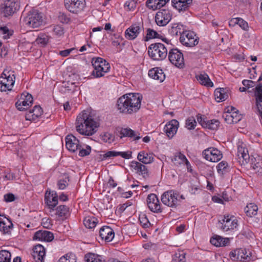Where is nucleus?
<instances>
[{
	"label": "nucleus",
	"mask_w": 262,
	"mask_h": 262,
	"mask_svg": "<svg viewBox=\"0 0 262 262\" xmlns=\"http://www.w3.org/2000/svg\"><path fill=\"white\" fill-rule=\"evenodd\" d=\"M99 120L89 110H84L77 117L75 127L82 135L91 136L94 135L99 127Z\"/></svg>",
	"instance_id": "obj_1"
},
{
	"label": "nucleus",
	"mask_w": 262,
	"mask_h": 262,
	"mask_svg": "<svg viewBox=\"0 0 262 262\" xmlns=\"http://www.w3.org/2000/svg\"><path fill=\"white\" fill-rule=\"evenodd\" d=\"M142 99L140 93L126 94L118 99L117 108L120 113L132 115L140 109Z\"/></svg>",
	"instance_id": "obj_2"
},
{
	"label": "nucleus",
	"mask_w": 262,
	"mask_h": 262,
	"mask_svg": "<svg viewBox=\"0 0 262 262\" xmlns=\"http://www.w3.org/2000/svg\"><path fill=\"white\" fill-rule=\"evenodd\" d=\"M185 199L183 194L178 191L171 189L164 192L161 195V200L165 205L170 208H176L181 205L183 200Z\"/></svg>",
	"instance_id": "obj_3"
},
{
	"label": "nucleus",
	"mask_w": 262,
	"mask_h": 262,
	"mask_svg": "<svg viewBox=\"0 0 262 262\" xmlns=\"http://www.w3.org/2000/svg\"><path fill=\"white\" fill-rule=\"evenodd\" d=\"M14 71L5 69L0 76V91L7 92L12 90L15 81Z\"/></svg>",
	"instance_id": "obj_4"
},
{
	"label": "nucleus",
	"mask_w": 262,
	"mask_h": 262,
	"mask_svg": "<svg viewBox=\"0 0 262 262\" xmlns=\"http://www.w3.org/2000/svg\"><path fill=\"white\" fill-rule=\"evenodd\" d=\"M92 65L94 69L92 75L95 78L103 76L111 69L110 63L106 60L101 57L93 58Z\"/></svg>",
	"instance_id": "obj_5"
},
{
	"label": "nucleus",
	"mask_w": 262,
	"mask_h": 262,
	"mask_svg": "<svg viewBox=\"0 0 262 262\" xmlns=\"http://www.w3.org/2000/svg\"><path fill=\"white\" fill-rule=\"evenodd\" d=\"M149 57L154 60H162L165 59L167 55V49L162 43L151 44L148 49Z\"/></svg>",
	"instance_id": "obj_6"
},
{
	"label": "nucleus",
	"mask_w": 262,
	"mask_h": 262,
	"mask_svg": "<svg viewBox=\"0 0 262 262\" xmlns=\"http://www.w3.org/2000/svg\"><path fill=\"white\" fill-rule=\"evenodd\" d=\"M23 22L28 27L38 28L43 22L42 14L36 10H32L23 18Z\"/></svg>",
	"instance_id": "obj_7"
},
{
	"label": "nucleus",
	"mask_w": 262,
	"mask_h": 262,
	"mask_svg": "<svg viewBox=\"0 0 262 262\" xmlns=\"http://www.w3.org/2000/svg\"><path fill=\"white\" fill-rule=\"evenodd\" d=\"M220 222L222 224L221 228L224 231L236 230L238 226L237 218L229 214L224 215Z\"/></svg>",
	"instance_id": "obj_8"
},
{
	"label": "nucleus",
	"mask_w": 262,
	"mask_h": 262,
	"mask_svg": "<svg viewBox=\"0 0 262 262\" xmlns=\"http://www.w3.org/2000/svg\"><path fill=\"white\" fill-rule=\"evenodd\" d=\"M85 5V0H64L66 9L73 14H78L82 12Z\"/></svg>",
	"instance_id": "obj_9"
},
{
	"label": "nucleus",
	"mask_w": 262,
	"mask_h": 262,
	"mask_svg": "<svg viewBox=\"0 0 262 262\" xmlns=\"http://www.w3.org/2000/svg\"><path fill=\"white\" fill-rule=\"evenodd\" d=\"M168 57L169 61L176 67L182 68L184 66L183 54L178 49L174 48L170 50Z\"/></svg>",
	"instance_id": "obj_10"
},
{
	"label": "nucleus",
	"mask_w": 262,
	"mask_h": 262,
	"mask_svg": "<svg viewBox=\"0 0 262 262\" xmlns=\"http://www.w3.org/2000/svg\"><path fill=\"white\" fill-rule=\"evenodd\" d=\"M58 203V198L57 192L54 190L48 189L45 194V203L49 209L50 213L54 212L55 208Z\"/></svg>",
	"instance_id": "obj_11"
},
{
	"label": "nucleus",
	"mask_w": 262,
	"mask_h": 262,
	"mask_svg": "<svg viewBox=\"0 0 262 262\" xmlns=\"http://www.w3.org/2000/svg\"><path fill=\"white\" fill-rule=\"evenodd\" d=\"M180 41L182 45L188 47H193L199 42L195 33L192 31L186 30L181 34Z\"/></svg>",
	"instance_id": "obj_12"
},
{
	"label": "nucleus",
	"mask_w": 262,
	"mask_h": 262,
	"mask_svg": "<svg viewBox=\"0 0 262 262\" xmlns=\"http://www.w3.org/2000/svg\"><path fill=\"white\" fill-rule=\"evenodd\" d=\"M33 99L32 96L27 93H23L20 98L15 103L16 108L19 111L27 110L33 103Z\"/></svg>",
	"instance_id": "obj_13"
},
{
	"label": "nucleus",
	"mask_w": 262,
	"mask_h": 262,
	"mask_svg": "<svg viewBox=\"0 0 262 262\" xmlns=\"http://www.w3.org/2000/svg\"><path fill=\"white\" fill-rule=\"evenodd\" d=\"M230 257L241 262L249 261L251 259V252L246 249L239 248L232 251L229 254Z\"/></svg>",
	"instance_id": "obj_14"
},
{
	"label": "nucleus",
	"mask_w": 262,
	"mask_h": 262,
	"mask_svg": "<svg viewBox=\"0 0 262 262\" xmlns=\"http://www.w3.org/2000/svg\"><path fill=\"white\" fill-rule=\"evenodd\" d=\"M172 14L168 9H163L158 11L155 19L159 26H165L170 21Z\"/></svg>",
	"instance_id": "obj_15"
},
{
	"label": "nucleus",
	"mask_w": 262,
	"mask_h": 262,
	"mask_svg": "<svg viewBox=\"0 0 262 262\" xmlns=\"http://www.w3.org/2000/svg\"><path fill=\"white\" fill-rule=\"evenodd\" d=\"M202 155L206 160L211 162H217L223 157L221 151L214 147H209L204 150Z\"/></svg>",
	"instance_id": "obj_16"
},
{
	"label": "nucleus",
	"mask_w": 262,
	"mask_h": 262,
	"mask_svg": "<svg viewBox=\"0 0 262 262\" xmlns=\"http://www.w3.org/2000/svg\"><path fill=\"white\" fill-rule=\"evenodd\" d=\"M196 119L199 123L204 128L216 130L220 126V122L217 119L208 120L205 116L201 114L197 115Z\"/></svg>",
	"instance_id": "obj_17"
},
{
	"label": "nucleus",
	"mask_w": 262,
	"mask_h": 262,
	"mask_svg": "<svg viewBox=\"0 0 262 262\" xmlns=\"http://www.w3.org/2000/svg\"><path fill=\"white\" fill-rule=\"evenodd\" d=\"M143 29V25L141 23L132 24L125 31V37L128 40H134L139 35Z\"/></svg>",
	"instance_id": "obj_18"
},
{
	"label": "nucleus",
	"mask_w": 262,
	"mask_h": 262,
	"mask_svg": "<svg viewBox=\"0 0 262 262\" xmlns=\"http://www.w3.org/2000/svg\"><path fill=\"white\" fill-rule=\"evenodd\" d=\"M129 166L132 172H135L139 176H141L144 179L148 177V169L147 167L142 163L136 161H132L130 162Z\"/></svg>",
	"instance_id": "obj_19"
},
{
	"label": "nucleus",
	"mask_w": 262,
	"mask_h": 262,
	"mask_svg": "<svg viewBox=\"0 0 262 262\" xmlns=\"http://www.w3.org/2000/svg\"><path fill=\"white\" fill-rule=\"evenodd\" d=\"M147 204L149 210L155 213H160L162 211L161 204L157 196L150 193L147 198Z\"/></svg>",
	"instance_id": "obj_20"
},
{
	"label": "nucleus",
	"mask_w": 262,
	"mask_h": 262,
	"mask_svg": "<svg viewBox=\"0 0 262 262\" xmlns=\"http://www.w3.org/2000/svg\"><path fill=\"white\" fill-rule=\"evenodd\" d=\"M117 156H121L123 158L129 159L132 158V152L130 151H108L105 154L100 155V160L105 161Z\"/></svg>",
	"instance_id": "obj_21"
},
{
	"label": "nucleus",
	"mask_w": 262,
	"mask_h": 262,
	"mask_svg": "<svg viewBox=\"0 0 262 262\" xmlns=\"http://www.w3.org/2000/svg\"><path fill=\"white\" fill-rule=\"evenodd\" d=\"M254 95L255 98V110L262 119V84H259L256 86Z\"/></svg>",
	"instance_id": "obj_22"
},
{
	"label": "nucleus",
	"mask_w": 262,
	"mask_h": 262,
	"mask_svg": "<svg viewBox=\"0 0 262 262\" xmlns=\"http://www.w3.org/2000/svg\"><path fill=\"white\" fill-rule=\"evenodd\" d=\"M179 127V121L176 119H172L165 125L164 132L168 138L171 139L177 133Z\"/></svg>",
	"instance_id": "obj_23"
},
{
	"label": "nucleus",
	"mask_w": 262,
	"mask_h": 262,
	"mask_svg": "<svg viewBox=\"0 0 262 262\" xmlns=\"http://www.w3.org/2000/svg\"><path fill=\"white\" fill-rule=\"evenodd\" d=\"M65 140L66 148L71 152H75L81 147L79 140L73 135H68Z\"/></svg>",
	"instance_id": "obj_24"
},
{
	"label": "nucleus",
	"mask_w": 262,
	"mask_h": 262,
	"mask_svg": "<svg viewBox=\"0 0 262 262\" xmlns=\"http://www.w3.org/2000/svg\"><path fill=\"white\" fill-rule=\"evenodd\" d=\"M13 228L11 221L0 214V232L3 234H10Z\"/></svg>",
	"instance_id": "obj_25"
},
{
	"label": "nucleus",
	"mask_w": 262,
	"mask_h": 262,
	"mask_svg": "<svg viewBox=\"0 0 262 262\" xmlns=\"http://www.w3.org/2000/svg\"><path fill=\"white\" fill-rule=\"evenodd\" d=\"M171 161L176 165L179 166L182 164L185 165L189 171H191V164L186 158V156L181 152L174 153L171 158Z\"/></svg>",
	"instance_id": "obj_26"
},
{
	"label": "nucleus",
	"mask_w": 262,
	"mask_h": 262,
	"mask_svg": "<svg viewBox=\"0 0 262 262\" xmlns=\"http://www.w3.org/2000/svg\"><path fill=\"white\" fill-rule=\"evenodd\" d=\"M99 236L105 242H110L114 238L115 232L110 226H104L99 230Z\"/></svg>",
	"instance_id": "obj_27"
},
{
	"label": "nucleus",
	"mask_w": 262,
	"mask_h": 262,
	"mask_svg": "<svg viewBox=\"0 0 262 262\" xmlns=\"http://www.w3.org/2000/svg\"><path fill=\"white\" fill-rule=\"evenodd\" d=\"M46 255V250L41 245L35 246L33 249L32 257L36 262H43Z\"/></svg>",
	"instance_id": "obj_28"
},
{
	"label": "nucleus",
	"mask_w": 262,
	"mask_h": 262,
	"mask_svg": "<svg viewBox=\"0 0 262 262\" xmlns=\"http://www.w3.org/2000/svg\"><path fill=\"white\" fill-rule=\"evenodd\" d=\"M237 157L241 164H245L250 160V156L247 148L245 145H238L237 147Z\"/></svg>",
	"instance_id": "obj_29"
},
{
	"label": "nucleus",
	"mask_w": 262,
	"mask_h": 262,
	"mask_svg": "<svg viewBox=\"0 0 262 262\" xmlns=\"http://www.w3.org/2000/svg\"><path fill=\"white\" fill-rule=\"evenodd\" d=\"M54 237L53 234L50 231L38 230L35 233L33 238L34 240L50 242L54 239Z\"/></svg>",
	"instance_id": "obj_30"
},
{
	"label": "nucleus",
	"mask_w": 262,
	"mask_h": 262,
	"mask_svg": "<svg viewBox=\"0 0 262 262\" xmlns=\"http://www.w3.org/2000/svg\"><path fill=\"white\" fill-rule=\"evenodd\" d=\"M18 4L15 0H6L3 7V13L5 16L11 15L17 9Z\"/></svg>",
	"instance_id": "obj_31"
},
{
	"label": "nucleus",
	"mask_w": 262,
	"mask_h": 262,
	"mask_svg": "<svg viewBox=\"0 0 262 262\" xmlns=\"http://www.w3.org/2000/svg\"><path fill=\"white\" fill-rule=\"evenodd\" d=\"M120 137H128L133 141H137L141 138L140 134L129 128H123L120 132Z\"/></svg>",
	"instance_id": "obj_32"
},
{
	"label": "nucleus",
	"mask_w": 262,
	"mask_h": 262,
	"mask_svg": "<svg viewBox=\"0 0 262 262\" xmlns=\"http://www.w3.org/2000/svg\"><path fill=\"white\" fill-rule=\"evenodd\" d=\"M42 114V110L40 106L35 105L32 110L27 113L26 119L29 121H35Z\"/></svg>",
	"instance_id": "obj_33"
},
{
	"label": "nucleus",
	"mask_w": 262,
	"mask_h": 262,
	"mask_svg": "<svg viewBox=\"0 0 262 262\" xmlns=\"http://www.w3.org/2000/svg\"><path fill=\"white\" fill-rule=\"evenodd\" d=\"M139 162L144 164H150L154 161V156L152 153L141 151L137 156Z\"/></svg>",
	"instance_id": "obj_34"
},
{
	"label": "nucleus",
	"mask_w": 262,
	"mask_h": 262,
	"mask_svg": "<svg viewBox=\"0 0 262 262\" xmlns=\"http://www.w3.org/2000/svg\"><path fill=\"white\" fill-rule=\"evenodd\" d=\"M148 76L155 80L163 82L165 79V75L163 70L159 68H154L148 71Z\"/></svg>",
	"instance_id": "obj_35"
},
{
	"label": "nucleus",
	"mask_w": 262,
	"mask_h": 262,
	"mask_svg": "<svg viewBox=\"0 0 262 262\" xmlns=\"http://www.w3.org/2000/svg\"><path fill=\"white\" fill-rule=\"evenodd\" d=\"M186 27L181 23L172 24L169 28L168 32L172 36H181V34L184 32Z\"/></svg>",
	"instance_id": "obj_36"
},
{
	"label": "nucleus",
	"mask_w": 262,
	"mask_h": 262,
	"mask_svg": "<svg viewBox=\"0 0 262 262\" xmlns=\"http://www.w3.org/2000/svg\"><path fill=\"white\" fill-rule=\"evenodd\" d=\"M214 96L217 102L224 101L229 97L228 90L225 88L216 89L214 92Z\"/></svg>",
	"instance_id": "obj_37"
},
{
	"label": "nucleus",
	"mask_w": 262,
	"mask_h": 262,
	"mask_svg": "<svg viewBox=\"0 0 262 262\" xmlns=\"http://www.w3.org/2000/svg\"><path fill=\"white\" fill-rule=\"evenodd\" d=\"M169 1V0H147L146 5L149 9L156 10L165 6Z\"/></svg>",
	"instance_id": "obj_38"
},
{
	"label": "nucleus",
	"mask_w": 262,
	"mask_h": 262,
	"mask_svg": "<svg viewBox=\"0 0 262 262\" xmlns=\"http://www.w3.org/2000/svg\"><path fill=\"white\" fill-rule=\"evenodd\" d=\"M195 78L201 85L208 88H212L214 85L213 83L206 73H204L196 75Z\"/></svg>",
	"instance_id": "obj_39"
},
{
	"label": "nucleus",
	"mask_w": 262,
	"mask_h": 262,
	"mask_svg": "<svg viewBox=\"0 0 262 262\" xmlns=\"http://www.w3.org/2000/svg\"><path fill=\"white\" fill-rule=\"evenodd\" d=\"M210 242L216 247H223L227 246L230 243V239L228 238H223L216 235L210 238Z\"/></svg>",
	"instance_id": "obj_40"
},
{
	"label": "nucleus",
	"mask_w": 262,
	"mask_h": 262,
	"mask_svg": "<svg viewBox=\"0 0 262 262\" xmlns=\"http://www.w3.org/2000/svg\"><path fill=\"white\" fill-rule=\"evenodd\" d=\"M192 0H171L173 7L179 11L185 10Z\"/></svg>",
	"instance_id": "obj_41"
},
{
	"label": "nucleus",
	"mask_w": 262,
	"mask_h": 262,
	"mask_svg": "<svg viewBox=\"0 0 262 262\" xmlns=\"http://www.w3.org/2000/svg\"><path fill=\"white\" fill-rule=\"evenodd\" d=\"M251 161V167H252L254 169L257 171L262 169V157L257 155L254 156H252Z\"/></svg>",
	"instance_id": "obj_42"
},
{
	"label": "nucleus",
	"mask_w": 262,
	"mask_h": 262,
	"mask_svg": "<svg viewBox=\"0 0 262 262\" xmlns=\"http://www.w3.org/2000/svg\"><path fill=\"white\" fill-rule=\"evenodd\" d=\"M98 223V220L95 216H88L83 220V224L89 229H92L96 227Z\"/></svg>",
	"instance_id": "obj_43"
},
{
	"label": "nucleus",
	"mask_w": 262,
	"mask_h": 262,
	"mask_svg": "<svg viewBox=\"0 0 262 262\" xmlns=\"http://www.w3.org/2000/svg\"><path fill=\"white\" fill-rule=\"evenodd\" d=\"M86 262H105V260L103 256L94 253H88L85 255Z\"/></svg>",
	"instance_id": "obj_44"
},
{
	"label": "nucleus",
	"mask_w": 262,
	"mask_h": 262,
	"mask_svg": "<svg viewBox=\"0 0 262 262\" xmlns=\"http://www.w3.org/2000/svg\"><path fill=\"white\" fill-rule=\"evenodd\" d=\"M258 207L254 203H249L247 204L245 208V211L247 216L252 217L257 214Z\"/></svg>",
	"instance_id": "obj_45"
},
{
	"label": "nucleus",
	"mask_w": 262,
	"mask_h": 262,
	"mask_svg": "<svg viewBox=\"0 0 262 262\" xmlns=\"http://www.w3.org/2000/svg\"><path fill=\"white\" fill-rule=\"evenodd\" d=\"M230 112L232 115V123H236L242 119V115L238 113V111L233 106L228 107V111Z\"/></svg>",
	"instance_id": "obj_46"
},
{
	"label": "nucleus",
	"mask_w": 262,
	"mask_h": 262,
	"mask_svg": "<svg viewBox=\"0 0 262 262\" xmlns=\"http://www.w3.org/2000/svg\"><path fill=\"white\" fill-rule=\"evenodd\" d=\"M55 214L59 217H64L67 216L69 212V208L66 205H59L55 209Z\"/></svg>",
	"instance_id": "obj_47"
},
{
	"label": "nucleus",
	"mask_w": 262,
	"mask_h": 262,
	"mask_svg": "<svg viewBox=\"0 0 262 262\" xmlns=\"http://www.w3.org/2000/svg\"><path fill=\"white\" fill-rule=\"evenodd\" d=\"M186 252L184 250H178L173 255V260L176 262H185Z\"/></svg>",
	"instance_id": "obj_48"
},
{
	"label": "nucleus",
	"mask_w": 262,
	"mask_h": 262,
	"mask_svg": "<svg viewBox=\"0 0 262 262\" xmlns=\"http://www.w3.org/2000/svg\"><path fill=\"white\" fill-rule=\"evenodd\" d=\"M229 168L227 162L224 161L220 162L216 166L217 172L221 175H224L227 172Z\"/></svg>",
	"instance_id": "obj_49"
},
{
	"label": "nucleus",
	"mask_w": 262,
	"mask_h": 262,
	"mask_svg": "<svg viewBox=\"0 0 262 262\" xmlns=\"http://www.w3.org/2000/svg\"><path fill=\"white\" fill-rule=\"evenodd\" d=\"M11 254L7 250L0 251V262H11Z\"/></svg>",
	"instance_id": "obj_50"
},
{
	"label": "nucleus",
	"mask_w": 262,
	"mask_h": 262,
	"mask_svg": "<svg viewBox=\"0 0 262 262\" xmlns=\"http://www.w3.org/2000/svg\"><path fill=\"white\" fill-rule=\"evenodd\" d=\"M49 40V37L45 34H40L36 39L37 44L44 47L47 45Z\"/></svg>",
	"instance_id": "obj_51"
},
{
	"label": "nucleus",
	"mask_w": 262,
	"mask_h": 262,
	"mask_svg": "<svg viewBox=\"0 0 262 262\" xmlns=\"http://www.w3.org/2000/svg\"><path fill=\"white\" fill-rule=\"evenodd\" d=\"M58 262H76V256L73 253H68L62 256Z\"/></svg>",
	"instance_id": "obj_52"
},
{
	"label": "nucleus",
	"mask_w": 262,
	"mask_h": 262,
	"mask_svg": "<svg viewBox=\"0 0 262 262\" xmlns=\"http://www.w3.org/2000/svg\"><path fill=\"white\" fill-rule=\"evenodd\" d=\"M137 6V2L135 0H128L124 5V8L127 11H133Z\"/></svg>",
	"instance_id": "obj_53"
},
{
	"label": "nucleus",
	"mask_w": 262,
	"mask_h": 262,
	"mask_svg": "<svg viewBox=\"0 0 262 262\" xmlns=\"http://www.w3.org/2000/svg\"><path fill=\"white\" fill-rule=\"evenodd\" d=\"M139 220L141 225L144 228H148L150 223L145 214H141L139 215Z\"/></svg>",
	"instance_id": "obj_54"
},
{
	"label": "nucleus",
	"mask_w": 262,
	"mask_h": 262,
	"mask_svg": "<svg viewBox=\"0 0 262 262\" xmlns=\"http://www.w3.org/2000/svg\"><path fill=\"white\" fill-rule=\"evenodd\" d=\"M69 179L68 176H66L64 178L59 180L57 182V187L60 190L64 189L69 184Z\"/></svg>",
	"instance_id": "obj_55"
},
{
	"label": "nucleus",
	"mask_w": 262,
	"mask_h": 262,
	"mask_svg": "<svg viewBox=\"0 0 262 262\" xmlns=\"http://www.w3.org/2000/svg\"><path fill=\"white\" fill-rule=\"evenodd\" d=\"M196 125V122L193 117H189L186 120L185 126L189 130L194 129Z\"/></svg>",
	"instance_id": "obj_56"
},
{
	"label": "nucleus",
	"mask_w": 262,
	"mask_h": 262,
	"mask_svg": "<svg viewBox=\"0 0 262 262\" xmlns=\"http://www.w3.org/2000/svg\"><path fill=\"white\" fill-rule=\"evenodd\" d=\"M146 40L159 38V34L155 30L148 28L146 31Z\"/></svg>",
	"instance_id": "obj_57"
},
{
	"label": "nucleus",
	"mask_w": 262,
	"mask_h": 262,
	"mask_svg": "<svg viewBox=\"0 0 262 262\" xmlns=\"http://www.w3.org/2000/svg\"><path fill=\"white\" fill-rule=\"evenodd\" d=\"M122 41L123 39L122 38L118 37L114 39L112 42L113 46L117 48L118 52H120L122 50V47L124 45V43L122 42Z\"/></svg>",
	"instance_id": "obj_58"
},
{
	"label": "nucleus",
	"mask_w": 262,
	"mask_h": 262,
	"mask_svg": "<svg viewBox=\"0 0 262 262\" xmlns=\"http://www.w3.org/2000/svg\"><path fill=\"white\" fill-rule=\"evenodd\" d=\"M102 140L108 143H111L114 140V136L110 133H104L102 136Z\"/></svg>",
	"instance_id": "obj_59"
},
{
	"label": "nucleus",
	"mask_w": 262,
	"mask_h": 262,
	"mask_svg": "<svg viewBox=\"0 0 262 262\" xmlns=\"http://www.w3.org/2000/svg\"><path fill=\"white\" fill-rule=\"evenodd\" d=\"M53 34L58 36H61L64 33V30L61 26L56 25L53 30Z\"/></svg>",
	"instance_id": "obj_60"
},
{
	"label": "nucleus",
	"mask_w": 262,
	"mask_h": 262,
	"mask_svg": "<svg viewBox=\"0 0 262 262\" xmlns=\"http://www.w3.org/2000/svg\"><path fill=\"white\" fill-rule=\"evenodd\" d=\"M58 19L60 22L63 24H68L71 20L70 18L68 16V15L64 13H60L59 14Z\"/></svg>",
	"instance_id": "obj_61"
},
{
	"label": "nucleus",
	"mask_w": 262,
	"mask_h": 262,
	"mask_svg": "<svg viewBox=\"0 0 262 262\" xmlns=\"http://www.w3.org/2000/svg\"><path fill=\"white\" fill-rule=\"evenodd\" d=\"M79 149V156L81 157L89 155L91 152V147L88 145L85 149L80 148Z\"/></svg>",
	"instance_id": "obj_62"
},
{
	"label": "nucleus",
	"mask_w": 262,
	"mask_h": 262,
	"mask_svg": "<svg viewBox=\"0 0 262 262\" xmlns=\"http://www.w3.org/2000/svg\"><path fill=\"white\" fill-rule=\"evenodd\" d=\"M41 224L44 228L50 229L53 225L52 221L49 218H43L42 220Z\"/></svg>",
	"instance_id": "obj_63"
},
{
	"label": "nucleus",
	"mask_w": 262,
	"mask_h": 262,
	"mask_svg": "<svg viewBox=\"0 0 262 262\" xmlns=\"http://www.w3.org/2000/svg\"><path fill=\"white\" fill-rule=\"evenodd\" d=\"M1 33L4 35V37L6 39L9 38L12 35V33L10 32L8 28L6 26L2 27L0 28Z\"/></svg>",
	"instance_id": "obj_64"
}]
</instances>
